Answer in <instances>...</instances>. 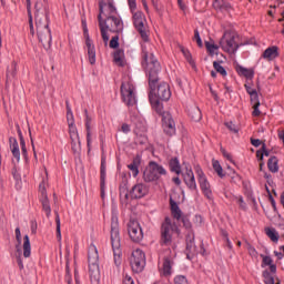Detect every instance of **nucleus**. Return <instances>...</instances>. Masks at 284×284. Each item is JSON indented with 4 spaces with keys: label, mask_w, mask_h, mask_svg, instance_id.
Wrapping results in <instances>:
<instances>
[{
    "label": "nucleus",
    "mask_w": 284,
    "mask_h": 284,
    "mask_svg": "<svg viewBox=\"0 0 284 284\" xmlns=\"http://www.w3.org/2000/svg\"><path fill=\"white\" fill-rule=\"evenodd\" d=\"M149 94H152V97H156L158 100L161 101H168L172 98V91L170 90V84L166 82H160L155 83L154 88L152 89L150 87Z\"/></svg>",
    "instance_id": "14"
},
{
    "label": "nucleus",
    "mask_w": 284,
    "mask_h": 284,
    "mask_svg": "<svg viewBox=\"0 0 284 284\" xmlns=\"http://www.w3.org/2000/svg\"><path fill=\"white\" fill-rule=\"evenodd\" d=\"M84 39L88 50L89 62L91 63V65H94V63H97V49L94 47V42L92 41V39H90V33H88V27H84Z\"/></svg>",
    "instance_id": "17"
},
{
    "label": "nucleus",
    "mask_w": 284,
    "mask_h": 284,
    "mask_svg": "<svg viewBox=\"0 0 284 284\" xmlns=\"http://www.w3.org/2000/svg\"><path fill=\"white\" fill-rule=\"evenodd\" d=\"M128 233L133 243H141L143 241V229L136 220H130L128 223Z\"/></svg>",
    "instance_id": "15"
},
{
    "label": "nucleus",
    "mask_w": 284,
    "mask_h": 284,
    "mask_svg": "<svg viewBox=\"0 0 284 284\" xmlns=\"http://www.w3.org/2000/svg\"><path fill=\"white\" fill-rule=\"evenodd\" d=\"M251 103L253 104V112L252 115L253 116H261V110H258V108H261V100H251Z\"/></svg>",
    "instance_id": "44"
},
{
    "label": "nucleus",
    "mask_w": 284,
    "mask_h": 284,
    "mask_svg": "<svg viewBox=\"0 0 284 284\" xmlns=\"http://www.w3.org/2000/svg\"><path fill=\"white\" fill-rule=\"evenodd\" d=\"M106 169L108 162L105 160V155L101 156V165H100V187H101V196H105V179H106Z\"/></svg>",
    "instance_id": "20"
},
{
    "label": "nucleus",
    "mask_w": 284,
    "mask_h": 284,
    "mask_svg": "<svg viewBox=\"0 0 284 284\" xmlns=\"http://www.w3.org/2000/svg\"><path fill=\"white\" fill-rule=\"evenodd\" d=\"M16 77H17V61H12L11 65L7 68L6 85H8V83H12V80Z\"/></svg>",
    "instance_id": "31"
},
{
    "label": "nucleus",
    "mask_w": 284,
    "mask_h": 284,
    "mask_svg": "<svg viewBox=\"0 0 284 284\" xmlns=\"http://www.w3.org/2000/svg\"><path fill=\"white\" fill-rule=\"evenodd\" d=\"M119 14L116 6H114V0H101L99 2V16L98 21L108 19L109 17H114Z\"/></svg>",
    "instance_id": "13"
},
{
    "label": "nucleus",
    "mask_w": 284,
    "mask_h": 284,
    "mask_svg": "<svg viewBox=\"0 0 284 284\" xmlns=\"http://www.w3.org/2000/svg\"><path fill=\"white\" fill-rule=\"evenodd\" d=\"M194 39H195L199 48H203V40H201V33H199V29L194 30Z\"/></svg>",
    "instance_id": "60"
},
{
    "label": "nucleus",
    "mask_w": 284,
    "mask_h": 284,
    "mask_svg": "<svg viewBox=\"0 0 284 284\" xmlns=\"http://www.w3.org/2000/svg\"><path fill=\"white\" fill-rule=\"evenodd\" d=\"M162 130L166 136H174L176 134V122L171 113L162 114Z\"/></svg>",
    "instance_id": "16"
},
{
    "label": "nucleus",
    "mask_w": 284,
    "mask_h": 284,
    "mask_svg": "<svg viewBox=\"0 0 284 284\" xmlns=\"http://www.w3.org/2000/svg\"><path fill=\"white\" fill-rule=\"evenodd\" d=\"M150 192V189H148V185L143 183H138L132 186L131 191L128 193V189L121 187L120 189V199L121 201H128V199H143V196H148V193Z\"/></svg>",
    "instance_id": "9"
},
{
    "label": "nucleus",
    "mask_w": 284,
    "mask_h": 284,
    "mask_svg": "<svg viewBox=\"0 0 284 284\" xmlns=\"http://www.w3.org/2000/svg\"><path fill=\"white\" fill-rule=\"evenodd\" d=\"M123 57H125V53L123 52V50L118 49L113 53V61H114V63H116L120 67H123Z\"/></svg>",
    "instance_id": "39"
},
{
    "label": "nucleus",
    "mask_w": 284,
    "mask_h": 284,
    "mask_svg": "<svg viewBox=\"0 0 284 284\" xmlns=\"http://www.w3.org/2000/svg\"><path fill=\"white\" fill-rule=\"evenodd\" d=\"M244 88H245L247 94L251 97V101L258 100V92L256 91V89L252 88V85H250V83H245Z\"/></svg>",
    "instance_id": "40"
},
{
    "label": "nucleus",
    "mask_w": 284,
    "mask_h": 284,
    "mask_svg": "<svg viewBox=\"0 0 284 284\" xmlns=\"http://www.w3.org/2000/svg\"><path fill=\"white\" fill-rule=\"evenodd\" d=\"M67 120H68V125H69V134L72 138V111L70 109V101H67Z\"/></svg>",
    "instance_id": "43"
},
{
    "label": "nucleus",
    "mask_w": 284,
    "mask_h": 284,
    "mask_svg": "<svg viewBox=\"0 0 284 284\" xmlns=\"http://www.w3.org/2000/svg\"><path fill=\"white\" fill-rule=\"evenodd\" d=\"M55 223H57V239L61 241V219L59 217V213L55 212Z\"/></svg>",
    "instance_id": "52"
},
{
    "label": "nucleus",
    "mask_w": 284,
    "mask_h": 284,
    "mask_svg": "<svg viewBox=\"0 0 284 284\" xmlns=\"http://www.w3.org/2000/svg\"><path fill=\"white\" fill-rule=\"evenodd\" d=\"M221 153L223 154V158L226 159L227 161H230L231 163H234V160L232 159V154H230L229 152H226L225 149H221Z\"/></svg>",
    "instance_id": "62"
},
{
    "label": "nucleus",
    "mask_w": 284,
    "mask_h": 284,
    "mask_svg": "<svg viewBox=\"0 0 284 284\" xmlns=\"http://www.w3.org/2000/svg\"><path fill=\"white\" fill-rule=\"evenodd\" d=\"M265 233H266V236H268V239H271V241H273V243H278V239H280V235H278V232H276V229H265Z\"/></svg>",
    "instance_id": "41"
},
{
    "label": "nucleus",
    "mask_w": 284,
    "mask_h": 284,
    "mask_svg": "<svg viewBox=\"0 0 284 284\" xmlns=\"http://www.w3.org/2000/svg\"><path fill=\"white\" fill-rule=\"evenodd\" d=\"M173 265H174V260L170 256H165L163 258L162 275L163 276H172Z\"/></svg>",
    "instance_id": "25"
},
{
    "label": "nucleus",
    "mask_w": 284,
    "mask_h": 284,
    "mask_svg": "<svg viewBox=\"0 0 284 284\" xmlns=\"http://www.w3.org/2000/svg\"><path fill=\"white\" fill-rule=\"evenodd\" d=\"M140 166H141V158L140 156H135L132 160V163H130L128 165V168L131 170L132 176H134V179H136V176H139V168Z\"/></svg>",
    "instance_id": "32"
},
{
    "label": "nucleus",
    "mask_w": 284,
    "mask_h": 284,
    "mask_svg": "<svg viewBox=\"0 0 284 284\" xmlns=\"http://www.w3.org/2000/svg\"><path fill=\"white\" fill-rule=\"evenodd\" d=\"M213 68L216 72H219V74H222V77H227V71L217 61L213 62Z\"/></svg>",
    "instance_id": "49"
},
{
    "label": "nucleus",
    "mask_w": 284,
    "mask_h": 284,
    "mask_svg": "<svg viewBox=\"0 0 284 284\" xmlns=\"http://www.w3.org/2000/svg\"><path fill=\"white\" fill-rule=\"evenodd\" d=\"M128 6L133 14V26L135 30H138L142 41H150L148 31H145V23H148V20L145 19L143 11H136V0H128Z\"/></svg>",
    "instance_id": "5"
},
{
    "label": "nucleus",
    "mask_w": 284,
    "mask_h": 284,
    "mask_svg": "<svg viewBox=\"0 0 284 284\" xmlns=\"http://www.w3.org/2000/svg\"><path fill=\"white\" fill-rule=\"evenodd\" d=\"M181 221H182L183 227H185V230H192V222H190V217H187V215H182Z\"/></svg>",
    "instance_id": "53"
},
{
    "label": "nucleus",
    "mask_w": 284,
    "mask_h": 284,
    "mask_svg": "<svg viewBox=\"0 0 284 284\" xmlns=\"http://www.w3.org/2000/svg\"><path fill=\"white\" fill-rule=\"evenodd\" d=\"M169 168L171 172H174L175 174H181V162L179 161V158H172L169 161Z\"/></svg>",
    "instance_id": "34"
},
{
    "label": "nucleus",
    "mask_w": 284,
    "mask_h": 284,
    "mask_svg": "<svg viewBox=\"0 0 284 284\" xmlns=\"http://www.w3.org/2000/svg\"><path fill=\"white\" fill-rule=\"evenodd\" d=\"M165 174H168V171L165 170V168H163V165L151 161L143 173V179L145 183H152L154 181H159V179L161 176H165Z\"/></svg>",
    "instance_id": "8"
},
{
    "label": "nucleus",
    "mask_w": 284,
    "mask_h": 284,
    "mask_svg": "<svg viewBox=\"0 0 284 284\" xmlns=\"http://www.w3.org/2000/svg\"><path fill=\"white\" fill-rule=\"evenodd\" d=\"M39 192L41 194L40 201L42 204V210L45 212L47 217L50 219L52 209L50 207V200H48V191L45 190V181H42L39 185Z\"/></svg>",
    "instance_id": "18"
},
{
    "label": "nucleus",
    "mask_w": 284,
    "mask_h": 284,
    "mask_svg": "<svg viewBox=\"0 0 284 284\" xmlns=\"http://www.w3.org/2000/svg\"><path fill=\"white\" fill-rule=\"evenodd\" d=\"M278 48L276 45H272L265 49L262 57L263 59H266V61H274V59H278Z\"/></svg>",
    "instance_id": "26"
},
{
    "label": "nucleus",
    "mask_w": 284,
    "mask_h": 284,
    "mask_svg": "<svg viewBox=\"0 0 284 284\" xmlns=\"http://www.w3.org/2000/svg\"><path fill=\"white\" fill-rule=\"evenodd\" d=\"M32 247L30 246V236L24 235L23 237V256L24 258H30Z\"/></svg>",
    "instance_id": "36"
},
{
    "label": "nucleus",
    "mask_w": 284,
    "mask_h": 284,
    "mask_svg": "<svg viewBox=\"0 0 284 284\" xmlns=\"http://www.w3.org/2000/svg\"><path fill=\"white\" fill-rule=\"evenodd\" d=\"M109 47L113 50H115V48H119V36H114L111 41L109 42Z\"/></svg>",
    "instance_id": "58"
},
{
    "label": "nucleus",
    "mask_w": 284,
    "mask_h": 284,
    "mask_svg": "<svg viewBox=\"0 0 284 284\" xmlns=\"http://www.w3.org/2000/svg\"><path fill=\"white\" fill-rule=\"evenodd\" d=\"M220 48L229 54H236L239 51V42H236V36L232 32H224L220 40Z\"/></svg>",
    "instance_id": "11"
},
{
    "label": "nucleus",
    "mask_w": 284,
    "mask_h": 284,
    "mask_svg": "<svg viewBox=\"0 0 284 284\" xmlns=\"http://www.w3.org/2000/svg\"><path fill=\"white\" fill-rule=\"evenodd\" d=\"M90 125H92V118L88 115V110H85V128H87V141L90 143Z\"/></svg>",
    "instance_id": "48"
},
{
    "label": "nucleus",
    "mask_w": 284,
    "mask_h": 284,
    "mask_svg": "<svg viewBox=\"0 0 284 284\" xmlns=\"http://www.w3.org/2000/svg\"><path fill=\"white\" fill-rule=\"evenodd\" d=\"M205 48L209 52V54H211V57H214V54H216V50H219V45L214 44L213 42H205Z\"/></svg>",
    "instance_id": "47"
},
{
    "label": "nucleus",
    "mask_w": 284,
    "mask_h": 284,
    "mask_svg": "<svg viewBox=\"0 0 284 284\" xmlns=\"http://www.w3.org/2000/svg\"><path fill=\"white\" fill-rule=\"evenodd\" d=\"M183 181L189 190L196 192V179L194 178V171H192V169H186L185 173L183 174Z\"/></svg>",
    "instance_id": "21"
},
{
    "label": "nucleus",
    "mask_w": 284,
    "mask_h": 284,
    "mask_svg": "<svg viewBox=\"0 0 284 284\" xmlns=\"http://www.w3.org/2000/svg\"><path fill=\"white\" fill-rule=\"evenodd\" d=\"M98 21L101 37L105 45H108V41H110V36H108V31L115 34H120V32H123V20H121V17L119 14L111 16L109 18H104Z\"/></svg>",
    "instance_id": "3"
},
{
    "label": "nucleus",
    "mask_w": 284,
    "mask_h": 284,
    "mask_svg": "<svg viewBox=\"0 0 284 284\" xmlns=\"http://www.w3.org/2000/svg\"><path fill=\"white\" fill-rule=\"evenodd\" d=\"M111 245L113 250L114 264L119 267L122 263L123 252L121 251V233L119 231V217H111Z\"/></svg>",
    "instance_id": "4"
},
{
    "label": "nucleus",
    "mask_w": 284,
    "mask_h": 284,
    "mask_svg": "<svg viewBox=\"0 0 284 284\" xmlns=\"http://www.w3.org/2000/svg\"><path fill=\"white\" fill-rule=\"evenodd\" d=\"M149 101H150L153 110L156 112V114H160V116L163 118V114H170V112L163 111V104L161 103V100H159V98L152 95V93L149 94Z\"/></svg>",
    "instance_id": "22"
},
{
    "label": "nucleus",
    "mask_w": 284,
    "mask_h": 284,
    "mask_svg": "<svg viewBox=\"0 0 284 284\" xmlns=\"http://www.w3.org/2000/svg\"><path fill=\"white\" fill-rule=\"evenodd\" d=\"M256 156L260 161H263V156H270V151H267L265 143L262 144V151L256 152Z\"/></svg>",
    "instance_id": "50"
},
{
    "label": "nucleus",
    "mask_w": 284,
    "mask_h": 284,
    "mask_svg": "<svg viewBox=\"0 0 284 284\" xmlns=\"http://www.w3.org/2000/svg\"><path fill=\"white\" fill-rule=\"evenodd\" d=\"M130 265L132 272L135 274H141V272L145 270V253L141 248H136L132 252Z\"/></svg>",
    "instance_id": "12"
},
{
    "label": "nucleus",
    "mask_w": 284,
    "mask_h": 284,
    "mask_svg": "<svg viewBox=\"0 0 284 284\" xmlns=\"http://www.w3.org/2000/svg\"><path fill=\"white\" fill-rule=\"evenodd\" d=\"M262 258L261 267H270L272 274H276V264H274V260L270 255H260Z\"/></svg>",
    "instance_id": "28"
},
{
    "label": "nucleus",
    "mask_w": 284,
    "mask_h": 284,
    "mask_svg": "<svg viewBox=\"0 0 284 284\" xmlns=\"http://www.w3.org/2000/svg\"><path fill=\"white\" fill-rule=\"evenodd\" d=\"M190 119L192 121L199 122L203 119V114L201 113V109L197 105H191L187 110Z\"/></svg>",
    "instance_id": "30"
},
{
    "label": "nucleus",
    "mask_w": 284,
    "mask_h": 284,
    "mask_svg": "<svg viewBox=\"0 0 284 284\" xmlns=\"http://www.w3.org/2000/svg\"><path fill=\"white\" fill-rule=\"evenodd\" d=\"M20 140V148L22 150V156L28 160V149L26 148V139L19 138Z\"/></svg>",
    "instance_id": "54"
},
{
    "label": "nucleus",
    "mask_w": 284,
    "mask_h": 284,
    "mask_svg": "<svg viewBox=\"0 0 284 284\" xmlns=\"http://www.w3.org/2000/svg\"><path fill=\"white\" fill-rule=\"evenodd\" d=\"M174 232L179 234L181 231L179 230V226L176 225V223H172V219L166 216L162 222L161 229H160V234H161L160 244L165 246L172 245V236Z\"/></svg>",
    "instance_id": "6"
},
{
    "label": "nucleus",
    "mask_w": 284,
    "mask_h": 284,
    "mask_svg": "<svg viewBox=\"0 0 284 284\" xmlns=\"http://www.w3.org/2000/svg\"><path fill=\"white\" fill-rule=\"evenodd\" d=\"M181 52L186 61H189V63H192V53H190V50L185 49V47H181Z\"/></svg>",
    "instance_id": "56"
},
{
    "label": "nucleus",
    "mask_w": 284,
    "mask_h": 284,
    "mask_svg": "<svg viewBox=\"0 0 284 284\" xmlns=\"http://www.w3.org/2000/svg\"><path fill=\"white\" fill-rule=\"evenodd\" d=\"M123 284H134V278H132V276L129 274H125L123 277Z\"/></svg>",
    "instance_id": "64"
},
{
    "label": "nucleus",
    "mask_w": 284,
    "mask_h": 284,
    "mask_svg": "<svg viewBox=\"0 0 284 284\" xmlns=\"http://www.w3.org/2000/svg\"><path fill=\"white\" fill-rule=\"evenodd\" d=\"M81 278H82V274L81 272L79 271V267H74V281H75V284H83L81 282Z\"/></svg>",
    "instance_id": "57"
},
{
    "label": "nucleus",
    "mask_w": 284,
    "mask_h": 284,
    "mask_svg": "<svg viewBox=\"0 0 284 284\" xmlns=\"http://www.w3.org/2000/svg\"><path fill=\"white\" fill-rule=\"evenodd\" d=\"M65 281L68 284H72V275L70 274V246H67L65 254Z\"/></svg>",
    "instance_id": "33"
},
{
    "label": "nucleus",
    "mask_w": 284,
    "mask_h": 284,
    "mask_svg": "<svg viewBox=\"0 0 284 284\" xmlns=\"http://www.w3.org/2000/svg\"><path fill=\"white\" fill-rule=\"evenodd\" d=\"M237 204L240 205V210H247V204L243 200V196L237 197Z\"/></svg>",
    "instance_id": "63"
},
{
    "label": "nucleus",
    "mask_w": 284,
    "mask_h": 284,
    "mask_svg": "<svg viewBox=\"0 0 284 284\" xmlns=\"http://www.w3.org/2000/svg\"><path fill=\"white\" fill-rule=\"evenodd\" d=\"M120 91H121L123 103H125L128 108H134L138 101H136V88H134V84L132 83V81L130 80L122 81Z\"/></svg>",
    "instance_id": "7"
},
{
    "label": "nucleus",
    "mask_w": 284,
    "mask_h": 284,
    "mask_svg": "<svg viewBox=\"0 0 284 284\" xmlns=\"http://www.w3.org/2000/svg\"><path fill=\"white\" fill-rule=\"evenodd\" d=\"M90 281L91 284H100L101 283V274L99 273V267L89 268Z\"/></svg>",
    "instance_id": "35"
},
{
    "label": "nucleus",
    "mask_w": 284,
    "mask_h": 284,
    "mask_svg": "<svg viewBox=\"0 0 284 284\" xmlns=\"http://www.w3.org/2000/svg\"><path fill=\"white\" fill-rule=\"evenodd\" d=\"M213 8L215 10H230V4L225 0H214Z\"/></svg>",
    "instance_id": "42"
},
{
    "label": "nucleus",
    "mask_w": 284,
    "mask_h": 284,
    "mask_svg": "<svg viewBox=\"0 0 284 284\" xmlns=\"http://www.w3.org/2000/svg\"><path fill=\"white\" fill-rule=\"evenodd\" d=\"M9 143L12 156L19 163V161H21V151L19 150V142L16 140V138H10Z\"/></svg>",
    "instance_id": "29"
},
{
    "label": "nucleus",
    "mask_w": 284,
    "mask_h": 284,
    "mask_svg": "<svg viewBox=\"0 0 284 284\" xmlns=\"http://www.w3.org/2000/svg\"><path fill=\"white\" fill-rule=\"evenodd\" d=\"M262 276L265 284H274V276H272V273H270V271H264Z\"/></svg>",
    "instance_id": "51"
},
{
    "label": "nucleus",
    "mask_w": 284,
    "mask_h": 284,
    "mask_svg": "<svg viewBox=\"0 0 284 284\" xmlns=\"http://www.w3.org/2000/svg\"><path fill=\"white\" fill-rule=\"evenodd\" d=\"M224 125H225V128H227V130L230 131V132H232V134H239V131L241 130L240 128H239V125H236L234 122H232V121H229V122H224Z\"/></svg>",
    "instance_id": "46"
},
{
    "label": "nucleus",
    "mask_w": 284,
    "mask_h": 284,
    "mask_svg": "<svg viewBox=\"0 0 284 284\" xmlns=\"http://www.w3.org/2000/svg\"><path fill=\"white\" fill-rule=\"evenodd\" d=\"M247 252H248L250 256H252V258H258V252L256 251V248L254 246L248 245Z\"/></svg>",
    "instance_id": "59"
},
{
    "label": "nucleus",
    "mask_w": 284,
    "mask_h": 284,
    "mask_svg": "<svg viewBox=\"0 0 284 284\" xmlns=\"http://www.w3.org/2000/svg\"><path fill=\"white\" fill-rule=\"evenodd\" d=\"M194 171L197 176L199 185L202 191V194L209 200L212 201L214 199V194L212 193V185H210V181H207V176L203 172L201 165H194Z\"/></svg>",
    "instance_id": "10"
},
{
    "label": "nucleus",
    "mask_w": 284,
    "mask_h": 284,
    "mask_svg": "<svg viewBox=\"0 0 284 284\" xmlns=\"http://www.w3.org/2000/svg\"><path fill=\"white\" fill-rule=\"evenodd\" d=\"M16 241L18 242L17 252H21V248H19V245H21V229H16Z\"/></svg>",
    "instance_id": "61"
},
{
    "label": "nucleus",
    "mask_w": 284,
    "mask_h": 284,
    "mask_svg": "<svg viewBox=\"0 0 284 284\" xmlns=\"http://www.w3.org/2000/svg\"><path fill=\"white\" fill-rule=\"evenodd\" d=\"M169 203L173 219H175V221H181V217L183 216V211H181V207H179V203H176V201H174L172 196H170Z\"/></svg>",
    "instance_id": "23"
},
{
    "label": "nucleus",
    "mask_w": 284,
    "mask_h": 284,
    "mask_svg": "<svg viewBox=\"0 0 284 284\" xmlns=\"http://www.w3.org/2000/svg\"><path fill=\"white\" fill-rule=\"evenodd\" d=\"M235 71L237 72L239 77H244L248 81H252V79H254V69H247L241 64H237L235 67Z\"/></svg>",
    "instance_id": "27"
},
{
    "label": "nucleus",
    "mask_w": 284,
    "mask_h": 284,
    "mask_svg": "<svg viewBox=\"0 0 284 284\" xmlns=\"http://www.w3.org/2000/svg\"><path fill=\"white\" fill-rule=\"evenodd\" d=\"M174 284H189L187 277L185 275H176L174 277Z\"/></svg>",
    "instance_id": "55"
},
{
    "label": "nucleus",
    "mask_w": 284,
    "mask_h": 284,
    "mask_svg": "<svg viewBox=\"0 0 284 284\" xmlns=\"http://www.w3.org/2000/svg\"><path fill=\"white\" fill-rule=\"evenodd\" d=\"M155 47L150 40L142 43V68L146 70L149 74V88L154 89L156 82L160 81L159 72H161V63L154 55Z\"/></svg>",
    "instance_id": "2"
},
{
    "label": "nucleus",
    "mask_w": 284,
    "mask_h": 284,
    "mask_svg": "<svg viewBox=\"0 0 284 284\" xmlns=\"http://www.w3.org/2000/svg\"><path fill=\"white\" fill-rule=\"evenodd\" d=\"M41 2H36V32L39 43H42L44 50L52 48V31L50 30V11L41 9Z\"/></svg>",
    "instance_id": "1"
},
{
    "label": "nucleus",
    "mask_w": 284,
    "mask_h": 284,
    "mask_svg": "<svg viewBox=\"0 0 284 284\" xmlns=\"http://www.w3.org/2000/svg\"><path fill=\"white\" fill-rule=\"evenodd\" d=\"M186 252L187 258L190 254H196V244L194 243V232L190 231L186 235Z\"/></svg>",
    "instance_id": "24"
},
{
    "label": "nucleus",
    "mask_w": 284,
    "mask_h": 284,
    "mask_svg": "<svg viewBox=\"0 0 284 284\" xmlns=\"http://www.w3.org/2000/svg\"><path fill=\"white\" fill-rule=\"evenodd\" d=\"M267 169L273 173L276 174L278 172V159L276 156H272L267 161Z\"/></svg>",
    "instance_id": "37"
},
{
    "label": "nucleus",
    "mask_w": 284,
    "mask_h": 284,
    "mask_svg": "<svg viewBox=\"0 0 284 284\" xmlns=\"http://www.w3.org/2000/svg\"><path fill=\"white\" fill-rule=\"evenodd\" d=\"M32 3L30 0H27V11H28V17H29V28H30V34L34 37V23L32 22V11L30 10Z\"/></svg>",
    "instance_id": "38"
},
{
    "label": "nucleus",
    "mask_w": 284,
    "mask_h": 284,
    "mask_svg": "<svg viewBox=\"0 0 284 284\" xmlns=\"http://www.w3.org/2000/svg\"><path fill=\"white\" fill-rule=\"evenodd\" d=\"M212 165H213V170H215L220 179H223L225 174H223V166H221V163L217 160H213Z\"/></svg>",
    "instance_id": "45"
},
{
    "label": "nucleus",
    "mask_w": 284,
    "mask_h": 284,
    "mask_svg": "<svg viewBox=\"0 0 284 284\" xmlns=\"http://www.w3.org/2000/svg\"><path fill=\"white\" fill-rule=\"evenodd\" d=\"M89 270L99 267V250L94 244H90L88 252Z\"/></svg>",
    "instance_id": "19"
}]
</instances>
